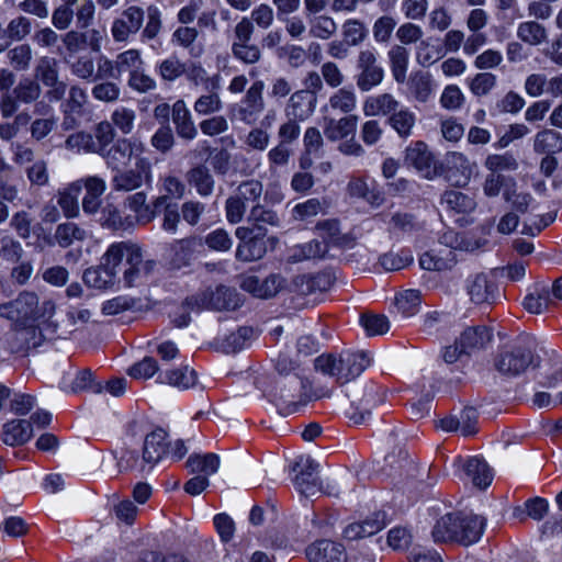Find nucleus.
<instances>
[{
	"instance_id": "obj_53",
	"label": "nucleus",
	"mask_w": 562,
	"mask_h": 562,
	"mask_svg": "<svg viewBox=\"0 0 562 562\" xmlns=\"http://www.w3.org/2000/svg\"><path fill=\"white\" fill-rule=\"evenodd\" d=\"M490 339L491 333L486 327L475 326L464 329L456 344L460 346L461 351L468 355L472 349L482 347Z\"/></svg>"
},
{
	"instance_id": "obj_17",
	"label": "nucleus",
	"mask_w": 562,
	"mask_h": 562,
	"mask_svg": "<svg viewBox=\"0 0 562 562\" xmlns=\"http://www.w3.org/2000/svg\"><path fill=\"white\" fill-rule=\"evenodd\" d=\"M467 291L474 304H493L499 297L497 284L485 273L468 279Z\"/></svg>"
},
{
	"instance_id": "obj_49",
	"label": "nucleus",
	"mask_w": 562,
	"mask_h": 562,
	"mask_svg": "<svg viewBox=\"0 0 562 562\" xmlns=\"http://www.w3.org/2000/svg\"><path fill=\"white\" fill-rule=\"evenodd\" d=\"M357 116L348 115L339 120L325 117L324 134L328 139L337 140L355 133Z\"/></svg>"
},
{
	"instance_id": "obj_55",
	"label": "nucleus",
	"mask_w": 562,
	"mask_h": 562,
	"mask_svg": "<svg viewBox=\"0 0 562 562\" xmlns=\"http://www.w3.org/2000/svg\"><path fill=\"white\" fill-rule=\"evenodd\" d=\"M517 37L531 46H538L548 37V32L543 25L536 21H526L518 24Z\"/></svg>"
},
{
	"instance_id": "obj_25",
	"label": "nucleus",
	"mask_w": 562,
	"mask_h": 562,
	"mask_svg": "<svg viewBox=\"0 0 562 562\" xmlns=\"http://www.w3.org/2000/svg\"><path fill=\"white\" fill-rule=\"evenodd\" d=\"M331 276L327 272L297 276L293 281L295 291L301 295L325 292L331 285Z\"/></svg>"
},
{
	"instance_id": "obj_58",
	"label": "nucleus",
	"mask_w": 562,
	"mask_h": 562,
	"mask_svg": "<svg viewBox=\"0 0 562 562\" xmlns=\"http://www.w3.org/2000/svg\"><path fill=\"white\" fill-rule=\"evenodd\" d=\"M414 257L409 249L389 251L380 256L379 263L387 272L397 271L413 263Z\"/></svg>"
},
{
	"instance_id": "obj_3",
	"label": "nucleus",
	"mask_w": 562,
	"mask_h": 562,
	"mask_svg": "<svg viewBox=\"0 0 562 562\" xmlns=\"http://www.w3.org/2000/svg\"><path fill=\"white\" fill-rule=\"evenodd\" d=\"M243 303L240 294L236 289L220 285L216 289H206L196 294L188 296L183 305L189 312L210 311H234Z\"/></svg>"
},
{
	"instance_id": "obj_22",
	"label": "nucleus",
	"mask_w": 562,
	"mask_h": 562,
	"mask_svg": "<svg viewBox=\"0 0 562 562\" xmlns=\"http://www.w3.org/2000/svg\"><path fill=\"white\" fill-rule=\"evenodd\" d=\"M196 372L189 366L160 371L157 374L156 382L166 384L178 390H188L196 384Z\"/></svg>"
},
{
	"instance_id": "obj_42",
	"label": "nucleus",
	"mask_w": 562,
	"mask_h": 562,
	"mask_svg": "<svg viewBox=\"0 0 562 562\" xmlns=\"http://www.w3.org/2000/svg\"><path fill=\"white\" fill-rule=\"evenodd\" d=\"M328 251L326 241H319L317 239L299 244L290 248L289 261L292 263L301 262L304 260L322 258Z\"/></svg>"
},
{
	"instance_id": "obj_14",
	"label": "nucleus",
	"mask_w": 562,
	"mask_h": 562,
	"mask_svg": "<svg viewBox=\"0 0 562 562\" xmlns=\"http://www.w3.org/2000/svg\"><path fill=\"white\" fill-rule=\"evenodd\" d=\"M384 402V393L382 386L374 382H369L363 387L362 397L356 402L351 401V412L348 417L355 424H362L369 417L373 407Z\"/></svg>"
},
{
	"instance_id": "obj_54",
	"label": "nucleus",
	"mask_w": 562,
	"mask_h": 562,
	"mask_svg": "<svg viewBox=\"0 0 562 562\" xmlns=\"http://www.w3.org/2000/svg\"><path fill=\"white\" fill-rule=\"evenodd\" d=\"M533 149L538 154L555 155L562 151V134L553 130L537 133Z\"/></svg>"
},
{
	"instance_id": "obj_50",
	"label": "nucleus",
	"mask_w": 562,
	"mask_h": 562,
	"mask_svg": "<svg viewBox=\"0 0 562 562\" xmlns=\"http://www.w3.org/2000/svg\"><path fill=\"white\" fill-rule=\"evenodd\" d=\"M460 514H447L437 520L432 529L436 542L458 541Z\"/></svg>"
},
{
	"instance_id": "obj_15",
	"label": "nucleus",
	"mask_w": 562,
	"mask_h": 562,
	"mask_svg": "<svg viewBox=\"0 0 562 562\" xmlns=\"http://www.w3.org/2000/svg\"><path fill=\"white\" fill-rule=\"evenodd\" d=\"M138 246L131 241H115L109 245L101 257V261L119 277L122 266L125 268L128 261L138 259Z\"/></svg>"
},
{
	"instance_id": "obj_5",
	"label": "nucleus",
	"mask_w": 562,
	"mask_h": 562,
	"mask_svg": "<svg viewBox=\"0 0 562 562\" xmlns=\"http://www.w3.org/2000/svg\"><path fill=\"white\" fill-rule=\"evenodd\" d=\"M262 192L263 186L259 180L241 181L225 202V213L228 223H240L248 205L252 206L259 203Z\"/></svg>"
},
{
	"instance_id": "obj_46",
	"label": "nucleus",
	"mask_w": 562,
	"mask_h": 562,
	"mask_svg": "<svg viewBox=\"0 0 562 562\" xmlns=\"http://www.w3.org/2000/svg\"><path fill=\"white\" fill-rule=\"evenodd\" d=\"M187 180L200 196L205 198L213 193L215 182L207 167L199 165L190 169Z\"/></svg>"
},
{
	"instance_id": "obj_33",
	"label": "nucleus",
	"mask_w": 562,
	"mask_h": 562,
	"mask_svg": "<svg viewBox=\"0 0 562 562\" xmlns=\"http://www.w3.org/2000/svg\"><path fill=\"white\" fill-rule=\"evenodd\" d=\"M515 186L516 180L514 177L490 172L483 183V192L487 198H495L502 193L504 200H509Z\"/></svg>"
},
{
	"instance_id": "obj_48",
	"label": "nucleus",
	"mask_w": 562,
	"mask_h": 562,
	"mask_svg": "<svg viewBox=\"0 0 562 562\" xmlns=\"http://www.w3.org/2000/svg\"><path fill=\"white\" fill-rule=\"evenodd\" d=\"M266 233L257 232L254 238L245 243H239L236 249V257L241 261H255L261 259L266 251Z\"/></svg>"
},
{
	"instance_id": "obj_7",
	"label": "nucleus",
	"mask_w": 562,
	"mask_h": 562,
	"mask_svg": "<svg viewBox=\"0 0 562 562\" xmlns=\"http://www.w3.org/2000/svg\"><path fill=\"white\" fill-rule=\"evenodd\" d=\"M144 143L136 137H123L116 139L111 147H109L100 156L104 159L106 167L113 172L122 168H126L132 159L147 158L145 153Z\"/></svg>"
},
{
	"instance_id": "obj_52",
	"label": "nucleus",
	"mask_w": 562,
	"mask_h": 562,
	"mask_svg": "<svg viewBox=\"0 0 562 562\" xmlns=\"http://www.w3.org/2000/svg\"><path fill=\"white\" fill-rule=\"evenodd\" d=\"M422 304L420 292L415 289H408L395 296L394 307L403 317L408 318L418 313Z\"/></svg>"
},
{
	"instance_id": "obj_61",
	"label": "nucleus",
	"mask_w": 562,
	"mask_h": 562,
	"mask_svg": "<svg viewBox=\"0 0 562 562\" xmlns=\"http://www.w3.org/2000/svg\"><path fill=\"white\" fill-rule=\"evenodd\" d=\"M356 104L357 98L355 92L342 88L329 98L328 104L324 106V111L334 110L341 113H350L356 109Z\"/></svg>"
},
{
	"instance_id": "obj_19",
	"label": "nucleus",
	"mask_w": 562,
	"mask_h": 562,
	"mask_svg": "<svg viewBox=\"0 0 562 562\" xmlns=\"http://www.w3.org/2000/svg\"><path fill=\"white\" fill-rule=\"evenodd\" d=\"M405 162L425 178L430 179L436 173L434 156L424 142H415L406 148Z\"/></svg>"
},
{
	"instance_id": "obj_2",
	"label": "nucleus",
	"mask_w": 562,
	"mask_h": 562,
	"mask_svg": "<svg viewBox=\"0 0 562 562\" xmlns=\"http://www.w3.org/2000/svg\"><path fill=\"white\" fill-rule=\"evenodd\" d=\"M308 383L299 374L283 378L277 382L271 393V401L282 416L300 412L310 401Z\"/></svg>"
},
{
	"instance_id": "obj_13",
	"label": "nucleus",
	"mask_w": 562,
	"mask_h": 562,
	"mask_svg": "<svg viewBox=\"0 0 562 562\" xmlns=\"http://www.w3.org/2000/svg\"><path fill=\"white\" fill-rule=\"evenodd\" d=\"M88 237V232L72 222L61 223L56 227L54 234H45L37 227V243L43 240L47 246H59L67 248L76 241H83Z\"/></svg>"
},
{
	"instance_id": "obj_28",
	"label": "nucleus",
	"mask_w": 562,
	"mask_h": 562,
	"mask_svg": "<svg viewBox=\"0 0 562 562\" xmlns=\"http://www.w3.org/2000/svg\"><path fill=\"white\" fill-rule=\"evenodd\" d=\"M155 261L143 260L140 248H138V259L128 261L123 269L122 281L125 288L138 286L146 282L148 273L154 269Z\"/></svg>"
},
{
	"instance_id": "obj_36",
	"label": "nucleus",
	"mask_w": 562,
	"mask_h": 562,
	"mask_svg": "<svg viewBox=\"0 0 562 562\" xmlns=\"http://www.w3.org/2000/svg\"><path fill=\"white\" fill-rule=\"evenodd\" d=\"M172 121L177 134L186 139H193L198 131L191 119V113L183 100H178L172 105Z\"/></svg>"
},
{
	"instance_id": "obj_26",
	"label": "nucleus",
	"mask_w": 562,
	"mask_h": 562,
	"mask_svg": "<svg viewBox=\"0 0 562 562\" xmlns=\"http://www.w3.org/2000/svg\"><path fill=\"white\" fill-rule=\"evenodd\" d=\"M553 303L550 285L544 282L535 283L524 299V307L532 314L543 313Z\"/></svg>"
},
{
	"instance_id": "obj_27",
	"label": "nucleus",
	"mask_w": 562,
	"mask_h": 562,
	"mask_svg": "<svg viewBox=\"0 0 562 562\" xmlns=\"http://www.w3.org/2000/svg\"><path fill=\"white\" fill-rule=\"evenodd\" d=\"M151 209L154 210V218L162 214L161 228L169 234H176L180 218L182 217L178 204L172 201H167L165 198H155L154 207Z\"/></svg>"
},
{
	"instance_id": "obj_57",
	"label": "nucleus",
	"mask_w": 562,
	"mask_h": 562,
	"mask_svg": "<svg viewBox=\"0 0 562 562\" xmlns=\"http://www.w3.org/2000/svg\"><path fill=\"white\" fill-rule=\"evenodd\" d=\"M248 223L254 225L258 232H265V225L279 226L280 220L277 213L260 203L251 206L247 216Z\"/></svg>"
},
{
	"instance_id": "obj_4",
	"label": "nucleus",
	"mask_w": 562,
	"mask_h": 562,
	"mask_svg": "<svg viewBox=\"0 0 562 562\" xmlns=\"http://www.w3.org/2000/svg\"><path fill=\"white\" fill-rule=\"evenodd\" d=\"M533 352L535 339L528 335L520 336L509 349L498 355L496 369L504 375H520L533 364Z\"/></svg>"
},
{
	"instance_id": "obj_45",
	"label": "nucleus",
	"mask_w": 562,
	"mask_h": 562,
	"mask_svg": "<svg viewBox=\"0 0 562 562\" xmlns=\"http://www.w3.org/2000/svg\"><path fill=\"white\" fill-rule=\"evenodd\" d=\"M254 334L252 327H239L236 331L225 334L218 338L220 349L225 353L240 351L247 346Z\"/></svg>"
},
{
	"instance_id": "obj_59",
	"label": "nucleus",
	"mask_w": 562,
	"mask_h": 562,
	"mask_svg": "<svg viewBox=\"0 0 562 562\" xmlns=\"http://www.w3.org/2000/svg\"><path fill=\"white\" fill-rule=\"evenodd\" d=\"M54 314V302L44 301L41 306V315L37 314V331L44 339H52L56 334L58 325L52 319Z\"/></svg>"
},
{
	"instance_id": "obj_12",
	"label": "nucleus",
	"mask_w": 562,
	"mask_h": 562,
	"mask_svg": "<svg viewBox=\"0 0 562 562\" xmlns=\"http://www.w3.org/2000/svg\"><path fill=\"white\" fill-rule=\"evenodd\" d=\"M441 167L442 173L450 184L465 187L470 182L472 164L464 154L458 151L447 153Z\"/></svg>"
},
{
	"instance_id": "obj_60",
	"label": "nucleus",
	"mask_w": 562,
	"mask_h": 562,
	"mask_svg": "<svg viewBox=\"0 0 562 562\" xmlns=\"http://www.w3.org/2000/svg\"><path fill=\"white\" fill-rule=\"evenodd\" d=\"M393 78L402 83L406 79L408 67V52L405 47L396 45L389 52Z\"/></svg>"
},
{
	"instance_id": "obj_30",
	"label": "nucleus",
	"mask_w": 562,
	"mask_h": 562,
	"mask_svg": "<svg viewBox=\"0 0 562 562\" xmlns=\"http://www.w3.org/2000/svg\"><path fill=\"white\" fill-rule=\"evenodd\" d=\"M30 419H14L3 426V442L8 446H21L33 436V424Z\"/></svg>"
},
{
	"instance_id": "obj_63",
	"label": "nucleus",
	"mask_w": 562,
	"mask_h": 562,
	"mask_svg": "<svg viewBox=\"0 0 562 562\" xmlns=\"http://www.w3.org/2000/svg\"><path fill=\"white\" fill-rule=\"evenodd\" d=\"M143 65L140 53L137 49H127L116 56V67L120 77L123 72H128L132 76V74L142 69Z\"/></svg>"
},
{
	"instance_id": "obj_47",
	"label": "nucleus",
	"mask_w": 562,
	"mask_h": 562,
	"mask_svg": "<svg viewBox=\"0 0 562 562\" xmlns=\"http://www.w3.org/2000/svg\"><path fill=\"white\" fill-rule=\"evenodd\" d=\"M82 190V182L75 181L64 191L58 193L57 203L67 218H74L79 215L78 199Z\"/></svg>"
},
{
	"instance_id": "obj_21",
	"label": "nucleus",
	"mask_w": 562,
	"mask_h": 562,
	"mask_svg": "<svg viewBox=\"0 0 562 562\" xmlns=\"http://www.w3.org/2000/svg\"><path fill=\"white\" fill-rule=\"evenodd\" d=\"M458 541L464 546L477 542L485 529L486 520L475 514H460Z\"/></svg>"
},
{
	"instance_id": "obj_20",
	"label": "nucleus",
	"mask_w": 562,
	"mask_h": 562,
	"mask_svg": "<svg viewBox=\"0 0 562 562\" xmlns=\"http://www.w3.org/2000/svg\"><path fill=\"white\" fill-rule=\"evenodd\" d=\"M144 22V11L138 7H130L112 24V35L116 42H124L131 34L139 31Z\"/></svg>"
},
{
	"instance_id": "obj_24",
	"label": "nucleus",
	"mask_w": 562,
	"mask_h": 562,
	"mask_svg": "<svg viewBox=\"0 0 562 562\" xmlns=\"http://www.w3.org/2000/svg\"><path fill=\"white\" fill-rule=\"evenodd\" d=\"M316 101V95L312 91H296L290 97L286 113L294 120L304 121L314 112Z\"/></svg>"
},
{
	"instance_id": "obj_31",
	"label": "nucleus",
	"mask_w": 562,
	"mask_h": 562,
	"mask_svg": "<svg viewBox=\"0 0 562 562\" xmlns=\"http://www.w3.org/2000/svg\"><path fill=\"white\" fill-rule=\"evenodd\" d=\"M441 204L451 215H468L476 207L473 196L456 190L446 191L441 196Z\"/></svg>"
},
{
	"instance_id": "obj_8",
	"label": "nucleus",
	"mask_w": 562,
	"mask_h": 562,
	"mask_svg": "<svg viewBox=\"0 0 562 562\" xmlns=\"http://www.w3.org/2000/svg\"><path fill=\"white\" fill-rule=\"evenodd\" d=\"M154 180L153 165L149 158L137 159L134 168H122L114 171L111 186L114 191L130 192L142 188L151 187Z\"/></svg>"
},
{
	"instance_id": "obj_11",
	"label": "nucleus",
	"mask_w": 562,
	"mask_h": 562,
	"mask_svg": "<svg viewBox=\"0 0 562 562\" xmlns=\"http://www.w3.org/2000/svg\"><path fill=\"white\" fill-rule=\"evenodd\" d=\"M360 72L357 76V86L361 91H370L379 86L384 78V70L376 61L373 49L360 52L358 59Z\"/></svg>"
},
{
	"instance_id": "obj_16",
	"label": "nucleus",
	"mask_w": 562,
	"mask_h": 562,
	"mask_svg": "<svg viewBox=\"0 0 562 562\" xmlns=\"http://www.w3.org/2000/svg\"><path fill=\"white\" fill-rule=\"evenodd\" d=\"M306 557L310 562H347L348 560L342 543L328 539L311 543L306 548Z\"/></svg>"
},
{
	"instance_id": "obj_6",
	"label": "nucleus",
	"mask_w": 562,
	"mask_h": 562,
	"mask_svg": "<svg viewBox=\"0 0 562 562\" xmlns=\"http://www.w3.org/2000/svg\"><path fill=\"white\" fill-rule=\"evenodd\" d=\"M0 316L9 319L15 330H27L34 334L35 294L25 291L15 300L0 304Z\"/></svg>"
},
{
	"instance_id": "obj_44",
	"label": "nucleus",
	"mask_w": 562,
	"mask_h": 562,
	"mask_svg": "<svg viewBox=\"0 0 562 562\" xmlns=\"http://www.w3.org/2000/svg\"><path fill=\"white\" fill-rule=\"evenodd\" d=\"M221 459L216 453H192L187 460V468L192 473H201L207 479L217 473Z\"/></svg>"
},
{
	"instance_id": "obj_39",
	"label": "nucleus",
	"mask_w": 562,
	"mask_h": 562,
	"mask_svg": "<svg viewBox=\"0 0 562 562\" xmlns=\"http://www.w3.org/2000/svg\"><path fill=\"white\" fill-rule=\"evenodd\" d=\"M385 514L376 513L375 518L367 519L362 522H353L344 529V537L348 540H356L372 536L385 527Z\"/></svg>"
},
{
	"instance_id": "obj_32",
	"label": "nucleus",
	"mask_w": 562,
	"mask_h": 562,
	"mask_svg": "<svg viewBox=\"0 0 562 562\" xmlns=\"http://www.w3.org/2000/svg\"><path fill=\"white\" fill-rule=\"evenodd\" d=\"M40 76L43 83L48 87L46 91L48 100L50 102L61 100L66 92V85L58 81V72L55 67L49 66L48 60H42V64L37 65V78Z\"/></svg>"
},
{
	"instance_id": "obj_34",
	"label": "nucleus",
	"mask_w": 562,
	"mask_h": 562,
	"mask_svg": "<svg viewBox=\"0 0 562 562\" xmlns=\"http://www.w3.org/2000/svg\"><path fill=\"white\" fill-rule=\"evenodd\" d=\"M282 279L278 274H270L263 281L257 277H248L243 281V288L255 296L267 299L276 295L281 288Z\"/></svg>"
},
{
	"instance_id": "obj_18",
	"label": "nucleus",
	"mask_w": 562,
	"mask_h": 562,
	"mask_svg": "<svg viewBox=\"0 0 562 562\" xmlns=\"http://www.w3.org/2000/svg\"><path fill=\"white\" fill-rule=\"evenodd\" d=\"M168 434L162 428H156L149 432L144 440L143 447V463L140 470L145 471V465L153 469L160 460L165 458L167 451Z\"/></svg>"
},
{
	"instance_id": "obj_56",
	"label": "nucleus",
	"mask_w": 562,
	"mask_h": 562,
	"mask_svg": "<svg viewBox=\"0 0 562 562\" xmlns=\"http://www.w3.org/2000/svg\"><path fill=\"white\" fill-rule=\"evenodd\" d=\"M549 510V502L543 497H533L525 502L524 507H516L514 509V517L522 520L529 517L533 520H541Z\"/></svg>"
},
{
	"instance_id": "obj_29",
	"label": "nucleus",
	"mask_w": 562,
	"mask_h": 562,
	"mask_svg": "<svg viewBox=\"0 0 562 562\" xmlns=\"http://www.w3.org/2000/svg\"><path fill=\"white\" fill-rule=\"evenodd\" d=\"M58 386L66 393H79L83 391L91 392L93 394H100L103 392V383L97 381L93 373L89 369H83L77 372L71 384H67L64 379L58 381Z\"/></svg>"
},
{
	"instance_id": "obj_9",
	"label": "nucleus",
	"mask_w": 562,
	"mask_h": 562,
	"mask_svg": "<svg viewBox=\"0 0 562 562\" xmlns=\"http://www.w3.org/2000/svg\"><path fill=\"white\" fill-rule=\"evenodd\" d=\"M263 88L265 85L262 81L258 80L254 82L247 90L244 99L239 103L232 106L231 120L240 121L248 125L255 124L265 108L262 99Z\"/></svg>"
},
{
	"instance_id": "obj_10",
	"label": "nucleus",
	"mask_w": 562,
	"mask_h": 562,
	"mask_svg": "<svg viewBox=\"0 0 562 562\" xmlns=\"http://www.w3.org/2000/svg\"><path fill=\"white\" fill-rule=\"evenodd\" d=\"M293 471L295 490L305 497H312L323 492L322 482L318 472L319 464L308 456H302L295 462Z\"/></svg>"
},
{
	"instance_id": "obj_35",
	"label": "nucleus",
	"mask_w": 562,
	"mask_h": 562,
	"mask_svg": "<svg viewBox=\"0 0 562 562\" xmlns=\"http://www.w3.org/2000/svg\"><path fill=\"white\" fill-rule=\"evenodd\" d=\"M102 227L113 231H128L135 226V217L124 214L116 206L106 205L102 209L99 217Z\"/></svg>"
},
{
	"instance_id": "obj_64",
	"label": "nucleus",
	"mask_w": 562,
	"mask_h": 562,
	"mask_svg": "<svg viewBox=\"0 0 562 562\" xmlns=\"http://www.w3.org/2000/svg\"><path fill=\"white\" fill-rule=\"evenodd\" d=\"M161 194L157 198H165L167 201L181 200L186 194L184 182L176 176H166L160 179Z\"/></svg>"
},
{
	"instance_id": "obj_38",
	"label": "nucleus",
	"mask_w": 562,
	"mask_h": 562,
	"mask_svg": "<svg viewBox=\"0 0 562 562\" xmlns=\"http://www.w3.org/2000/svg\"><path fill=\"white\" fill-rule=\"evenodd\" d=\"M400 108L398 101L390 93L369 97L363 103L366 116L392 115Z\"/></svg>"
},
{
	"instance_id": "obj_51",
	"label": "nucleus",
	"mask_w": 562,
	"mask_h": 562,
	"mask_svg": "<svg viewBox=\"0 0 562 562\" xmlns=\"http://www.w3.org/2000/svg\"><path fill=\"white\" fill-rule=\"evenodd\" d=\"M387 122L401 138H408L416 124V114L408 108L400 106L389 116Z\"/></svg>"
},
{
	"instance_id": "obj_23",
	"label": "nucleus",
	"mask_w": 562,
	"mask_h": 562,
	"mask_svg": "<svg viewBox=\"0 0 562 562\" xmlns=\"http://www.w3.org/2000/svg\"><path fill=\"white\" fill-rule=\"evenodd\" d=\"M82 188L86 189V194L82 199V209L86 214H94L99 211L101 205V198L106 189L105 180L98 176H90L83 180Z\"/></svg>"
},
{
	"instance_id": "obj_62",
	"label": "nucleus",
	"mask_w": 562,
	"mask_h": 562,
	"mask_svg": "<svg viewBox=\"0 0 562 562\" xmlns=\"http://www.w3.org/2000/svg\"><path fill=\"white\" fill-rule=\"evenodd\" d=\"M67 63L70 65L72 75L82 80L94 82L95 60L91 55L86 54L75 59H72V56L69 55Z\"/></svg>"
},
{
	"instance_id": "obj_41",
	"label": "nucleus",
	"mask_w": 562,
	"mask_h": 562,
	"mask_svg": "<svg viewBox=\"0 0 562 562\" xmlns=\"http://www.w3.org/2000/svg\"><path fill=\"white\" fill-rule=\"evenodd\" d=\"M463 470L472 483L480 488L487 487L493 480L488 464L480 457L469 458L464 463Z\"/></svg>"
},
{
	"instance_id": "obj_1",
	"label": "nucleus",
	"mask_w": 562,
	"mask_h": 562,
	"mask_svg": "<svg viewBox=\"0 0 562 562\" xmlns=\"http://www.w3.org/2000/svg\"><path fill=\"white\" fill-rule=\"evenodd\" d=\"M370 363L371 357L363 350L344 351L338 357L322 355L315 359L316 370L335 378L341 384L358 378Z\"/></svg>"
},
{
	"instance_id": "obj_37",
	"label": "nucleus",
	"mask_w": 562,
	"mask_h": 562,
	"mask_svg": "<svg viewBox=\"0 0 562 562\" xmlns=\"http://www.w3.org/2000/svg\"><path fill=\"white\" fill-rule=\"evenodd\" d=\"M83 280L89 286L99 290L113 289L121 282L120 278L108 269L102 261L98 267L87 269L83 273Z\"/></svg>"
},
{
	"instance_id": "obj_40",
	"label": "nucleus",
	"mask_w": 562,
	"mask_h": 562,
	"mask_svg": "<svg viewBox=\"0 0 562 562\" xmlns=\"http://www.w3.org/2000/svg\"><path fill=\"white\" fill-rule=\"evenodd\" d=\"M456 263V256L452 250L441 249L439 251L431 249L425 251L419 257V266L424 270L440 271L451 268Z\"/></svg>"
},
{
	"instance_id": "obj_43",
	"label": "nucleus",
	"mask_w": 562,
	"mask_h": 562,
	"mask_svg": "<svg viewBox=\"0 0 562 562\" xmlns=\"http://www.w3.org/2000/svg\"><path fill=\"white\" fill-rule=\"evenodd\" d=\"M146 201L147 194L143 191L135 192L125 200V207L134 213L132 216L135 217V224H147L154 220V200L149 204Z\"/></svg>"
}]
</instances>
